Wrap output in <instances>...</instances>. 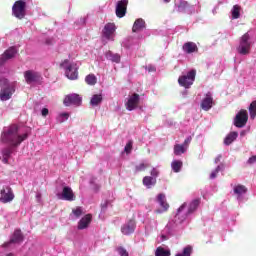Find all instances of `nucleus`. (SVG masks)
<instances>
[{
  "instance_id": "nucleus-1",
  "label": "nucleus",
  "mask_w": 256,
  "mask_h": 256,
  "mask_svg": "<svg viewBox=\"0 0 256 256\" xmlns=\"http://www.w3.org/2000/svg\"><path fill=\"white\" fill-rule=\"evenodd\" d=\"M27 139H29V134H21V127L17 124H11L7 128H4L0 136V141L4 145L9 146L2 149V163L9 165V159L13 154V147H19Z\"/></svg>"
},
{
  "instance_id": "nucleus-2",
  "label": "nucleus",
  "mask_w": 256,
  "mask_h": 256,
  "mask_svg": "<svg viewBox=\"0 0 256 256\" xmlns=\"http://www.w3.org/2000/svg\"><path fill=\"white\" fill-rule=\"evenodd\" d=\"M199 205H201V199L197 198V199L192 200L188 206L187 213L183 216V210L185 209V207H187V203L182 204L178 208V212L175 215V222L183 223V221H185V219H187V215H192V213H195V211H197Z\"/></svg>"
},
{
  "instance_id": "nucleus-3",
  "label": "nucleus",
  "mask_w": 256,
  "mask_h": 256,
  "mask_svg": "<svg viewBox=\"0 0 256 256\" xmlns=\"http://www.w3.org/2000/svg\"><path fill=\"white\" fill-rule=\"evenodd\" d=\"M61 67H64L65 69V75L67 79H70V81H75L79 78V66L77 63H70L69 60H64L61 64Z\"/></svg>"
},
{
  "instance_id": "nucleus-4",
  "label": "nucleus",
  "mask_w": 256,
  "mask_h": 256,
  "mask_svg": "<svg viewBox=\"0 0 256 256\" xmlns=\"http://www.w3.org/2000/svg\"><path fill=\"white\" fill-rule=\"evenodd\" d=\"M237 52L239 55H249L251 53V35H249V32H246L240 38Z\"/></svg>"
},
{
  "instance_id": "nucleus-5",
  "label": "nucleus",
  "mask_w": 256,
  "mask_h": 256,
  "mask_svg": "<svg viewBox=\"0 0 256 256\" xmlns=\"http://www.w3.org/2000/svg\"><path fill=\"white\" fill-rule=\"evenodd\" d=\"M27 3L25 0H17L12 6V15L16 19H25Z\"/></svg>"
},
{
  "instance_id": "nucleus-6",
  "label": "nucleus",
  "mask_w": 256,
  "mask_h": 256,
  "mask_svg": "<svg viewBox=\"0 0 256 256\" xmlns=\"http://www.w3.org/2000/svg\"><path fill=\"white\" fill-rule=\"evenodd\" d=\"M197 75L196 70H190L187 75H182L178 78V83L181 87H185V89H189L191 85L195 82V77Z\"/></svg>"
},
{
  "instance_id": "nucleus-7",
  "label": "nucleus",
  "mask_w": 256,
  "mask_h": 256,
  "mask_svg": "<svg viewBox=\"0 0 256 256\" xmlns=\"http://www.w3.org/2000/svg\"><path fill=\"white\" fill-rule=\"evenodd\" d=\"M248 121H249V113H247V110L241 109L234 118V125L238 129H243V127L247 125Z\"/></svg>"
},
{
  "instance_id": "nucleus-8",
  "label": "nucleus",
  "mask_w": 256,
  "mask_h": 256,
  "mask_svg": "<svg viewBox=\"0 0 256 256\" xmlns=\"http://www.w3.org/2000/svg\"><path fill=\"white\" fill-rule=\"evenodd\" d=\"M63 103L65 107H71V105L79 107L81 103H83V98H81L79 94L72 93L65 96Z\"/></svg>"
},
{
  "instance_id": "nucleus-9",
  "label": "nucleus",
  "mask_w": 256,
  "mask_h": 256,
  "mask_svg": "<svg viewBox=\"0 0 256 256\" xmlns=\"http://www.w3.org/2000/svg\"><path fill=\"white\" fill-rule=\"evenodd\" d=\"M139 103H141V96L137 93H133L132 95H129L125 107L127 111H135V109L139 107Z\"/></svg>"
},
{
  "instance_id": "nucleus-10",
  "label": "nucleus",
  "mask_w": 256,
  "mask_h": 256,
  "mask_svg": "<svg viewBox=\"0 0 256 256\" xmlns=\"http://www.w3.org/2000/svg\"><path fill=\"white\" fill-rule=\"evenodd\" d=\"M0 201L1 203H11L15 199V194L10 186H5L0 191Z\"/></svg>"
},
{
  "instance_id": "nucleus-11",
  "label": "nucleus",
  "mask_w": 256,
  "mask_h": 256,
  "mask_svg": "<svg viewBox=\"0 0 256 256\" xmlns=\"http://www.w3.org/2000/svg\"><path fill=\"white\" fill-rule=\"evenodd\" d=\"M24 79L27 85L39 83V81H41V74L39 72H35L34 70H27L24 72Z\"/></svg>"
},
{
  "instance_id": "nucleus-12",
  "label": "nucleus",
  "mask_w": 256,
  "mask_h": 256,
  "mask_svg": "<svg viewBox=\"0 0 256 256\" xmlns=\"http://www.w3.org/2000/svg\"><path fill=\"white\" fill-rule=\"evenodd\" d=\"M129 5V0H120L116 4V17L118 19H123L127 15V6Z\"/></svg>"
},
{
  "instance_id": "nucleus-13",
  "label": "nucleus",
  "mask_w": 256,
  "mask_h": 256,
  "mask_svg": "<svg viewBox=\"0 0 256 256\" xmlns=\"http://www.w3.org/2000/svg\"><path fill=\"white\" fill-rule=\"evenodd\" d=\"M213 105H215V101L213 100V94H211V92H207L205 94V97L202 99L200 107L201 109H203V111H209L213 108Z\"/></svg>"
},
{
  "instance_id": "nucleus-14",
  "label": "nucleus",
  "mask_w": 256,
  "mask_h": 256,
  "mask_svg": "<svg viewBox=\"0 0 256 256\" xmlns=\"http://www.w3.org/2000/svg\"><path fill=\"white\" fill-rule=\"evenodd\" d=\"M13 93H15V86L13 85L2 88L0 91L1 101H9L13 97Z\"/></svg>"
},
{
  "instance_id": "nucleus-15",
  "label": "nucleus",
  "mask_w": 256,
  "mask_h": 256,
  "mask_svg": "<svg viewBox=\"0 0 256 256\" xmlns=\"http://www.w3.org/2000/svg\"><path fill=\"white\" fill-rule=\"evenodd\" d=\"M137 225L135 224V220L131 219L127 223L123 224L121 227V233L123 235H131L135 233V228Z\"/></svg>"
},
{
  "instance_id": "nucleus-16",
  "label": "nucleus",
  "mask_w": 256,
  "mask_h": 256,
  "mask_svg": "<svg viewBox=\"0 0 256 256\" xmlns=\"http://www.w3.org/2000/svg\"><path fill=\"white\" fill-rule=\"evenodd\" d=\"M17 55V49L15 47H10L0 56V65H3L9 59H13Z\"/></svg>"
},
{
  "instance_id": "nucleus-17",
  "label": "nucleus",
  "mask_w": 256,
  "mask_h": 256,
  "mask_svg": "<svg viewBox=\"0 0 256 256\" xmlns=\"http://www.w3.org/2000/svg\"><path fill=\"white\" fill-rule=\"evenodd\" d=\"M91 221H93V215L91 214H86L84 217L80 219L78 222V229L80 231H83V229H87L89 225H91Z\"/></svg>"
},
{
  "instance_id": "nucleus-18",
  "label": "nucleus",
  "mask_w": 256,
  "mask_h": 256,
  "mask_svg": "<svg viewBox=\"0 0 256 256\" xmlns=\"http://www.w3.org/2000/svg\"><path fill=\"white\" fill-rule=\"evenodd\" d=\"M23 233H21V230H15L12 238L9 242H6L3 244V247H7L8 245H11V243H23Z\"/></svg>"
},
{
  "instance_id": "nucleus-19",
  "label": "nucleus",
  "mask_w": 256,
  "mask_h": 256,
  "mask_svg": "<svg viewBox=\"0 0 256 256\" xmlns=\"http://www.w3.org/2000/svg\"><path fill=\"white\" fill-rule=\"evenodd\" d=\"M62 199L64 201H75V193L69 186H65L62 190Z\"/></svg>"
},
{
  "instance_id": "nucleus-20",
  "label": "nucleus",
  "mask_w": 256,
  "mask_h": 256,
  "mask_svg": "<svg viewBox=\"0 0 256 256\" xmlns=\"http://www.w3.org/2000/svg\"><path fill=\"white\" fill-rule=\"evenodd\" d=\"M182 49L184 53H187L188 55H191V53H197L199 51V48L197 47V44L194 42H186L182 46Z\"/></svg>"
},
{
  "instance_id": "nucleus-21",
  "label": "nucleus",
  "mask_w": 256,
  "mask_h": 256,
  "mask_svg": "<svg viewBox=\"0 0 256 256\" xmlns=\"http://www.w3.org/2000/svg\"><path fill=\"white\" fill-rule=\"evenodd\" d=\"M144 29H145V20H143V18L136 19L132 27V32L139 33V31H143Z\"/></svg>"
},
{
  "instance_id": "nucleus-22",
  "label": "nucleus",
  "mask_w": 256,
  "mask_h": 256,
  "mask_svg": "<svg viewBox=\"0 0 256 256\" xmlns=\"http://www.w3.org/2000/svg\"><path fill=\"white\" fill-rule=\"evenodd\" d=\"M115 33V24L108 23L104 26L103 35L107 39H111V36Z\"/></svg>"
},
{
  "instance_id": "nucleus-23",
  "label": "nucleus",
  "mask_w": 256,
  "mask_h": 256,
  "mask_svg": "<svg viewBox=\"0 0 256 256\" xmlns=\"http://www.w3.org/2000/svg\"><path fill=\"white\" fill-rule=\"evenodd\" d=\"M157 184V178H154L153 176H145L143 178V185L147 187L148 189H151L153 185Z\"/></svg>"
},
{
  "instance_id": "nucleus-24",
  "label": "nucleus",
  "mask_w": 256,
  "mask_h": 256,
  "mask_svg": "<svg viewBox=\"0 0 256 256\" xmlns=\"http://www.w3.org/2000/svg\"><path fill=\"white\" fill-rule=\"evenodd\" d=\"M157 201L160 204V207H162L163 211L169 210V203L165 200V194H158Z\"/></svg>"
},
{
  "instance_id": "nucleus-25",
  "label": "nucleus",
  "mask_w": 256,
  "mask_h": 256,
  "mask_svg": "<svg viewBox=\"0 0 256 256\" xmlns=\"http://www.w3.org/2000/svg\"><path fill=\"white\" fill-rule=\"evenodd\" d=\"M171 167H172V171H174V173H179L181 171V169L183 168V161L174 160L171 163Z\"/></svg>"
},
{
  "instance_id": "nucleus-26",
  "label": "nucleus",
  "mask_w": 256,
  "mask_h": 256,
  "mask_svg": "<svg viewBox=\"0 0 256 256\" xmlns=\"http://www.w3.org/2000/svg\"><path fill=\"white\" fill-rule=\"evenodd\" d=\"M234 193L235 195H238V197H241V195H245V193H247V187H245V185L238 184L234 187Z\"/></svg>"
},
{
  "instance_id": "nucleus-27",
  "label": "nucleus",
  "mask_w": 256,
  "mask_h": 256,
  "mask_svg": "<svg viewBox=\"0 0 256 256\" xmlns=\"http://www.w3.org/2000/svg\"><path fill=\"white\" fill-rule=\"evenodd\" d=\"M106 57L112 63H121V56L119 54H114L113 52H108Z\"/></svg>"
},
{
  "instance_id": "nucleus-28",
  "label": "nucleus",
  "mask_w": 256,
  "mask_h": 256,
  "mask_svg": "<svg viewBox=\"0 0 256 256\" xmlns=\"http://www.w3.org/2000/svg\"><path fill=\"white\" fill-rule=\"evenodd\" d=\"M238 136H239V134L237 132H231L224 139V144L231 145V143H233V141H235V139H237Z\"/></svg>"
},
{
  "instance_id": "nucleus-29",
  "label": "nucleus",
  "mask_w": 256,
  "mask_h": 256,
  "mask_svg": "<svg viewBox=\"0 0 256 256\" xmlns=\"http://www.w3.org/2000/svg\"><path fill=\"white\" fill-rule=\"evenodd\" d=\"M187 152V148L183 144L174 145V155L179 156Z\"/></svg>"
},
{
  "instance_id": "nucleus-30",
  "label": "nucleus",
  "mask_w": 256,
  "mask_h": 256,
  "mask_svg": "<svg viewBox=\"0 0 256 256\" xmlns=\"http://www.w3.org/2000/svg\"><path fill=\"white\" fill-rule=\"evenodd\" d=\"M102 101H103V96L101 94H95L92 96L90 100V104L93 107H97V105H99V103H101Z\"/></svg>"
},
{
  "instance_id": "nucleus-31",
  "label": "nucleus",
  "mask_w": 256,
  "mask_h": 256,
  "mask_svg": "<svg viewBox=\"0 0 256 256\" xmlns=\"http://www.w3.org/2000/svg\"><path fill=\"white\" fill-rule=\"evenodd\" d=\"M155 256H171V250H165L163 247L156 248Z\"/></svg>"
},
{
  "instance_id": "nucleus-32",
  "label": "nucleus",
  "mask_w": 256,
  "mask_h": 256,
  "mask_svg": "<svg viewBox=\"0 0 256 256\" xmlns=\"http://www.w3.org/2000/svg\"><path fill=\"white\" fill-rule=\"evenodd\" d=\"M193 254V246L188 245L183 248L182 253H178L175 256H191Z\"/></svg>"
},
{
  "instance_id": "nucleus-33",
  "label": "nucleus",
  "mask_w": 256,
  "mask_h": 256,
  "mask_svg": "<svg viewBox=\"0 0 256 256\" xmlns=\"http://www.w3.org/2000/svg\"><path fill=\"white\" fill-rule=\"evenodd\" d=\"M85 82L87 85H96L97 84V76L95 74H89L85 78Z\"/></svg>"
},
{
  "instance_id": "nucleus-34",
  "label": "nucleus",
  "mask_w": 256,
  "mask_h": 256,
  "mask_svg": "<svg viewBox=\"0 0 256 256\" xmlns=\"http://www.w3.org/2000/svg\"><path fill=\"white\" fill-rule=\"evenodd\" d=\"M189 9V2L187 1H180L178 4V13H185Z\"/></svg>"
},
{
  "instance_id": "nucleus-35",
  "label": "nucleus",
  "mask_w": 256,
  "mask_h": 256,
  "mask_svg": "<svg viewBox=\"0 0 256 256\" xmlns=\"http://www.w3.org/2000/svg\"><path fill=\"white\" fill-rule=\"evenodd\" d=\"M241 6L239 5H234L232 9V19H239L241 17Z\"/></svg>"
},
{
  "instance_id": "nucleus-36",
  "label": "nucleus",
  "mask_w": 256,
  "mask_h": 256,
  "mask_svg": "<svg viewBox=\"0 0 256 256\" xmlns=\"http://www.w3.org/2000/svg\"><path fill=\"white\" fill-rule=\"evenodd\" d=\"M225 169V165L221 164L216 167L214 171L211 172L210 174V179H215L217 175L219 174V171H223Z\"/></svg>"
},
{
  "instance_id": "nucleus-37",
  "label": "nucleus",
  "mask_w": 256,
  "mask_h": 256,
  "mask_svg": "<svg viewBox=\"0 0 256 256\" xmlns=\"http://www.w3.org/2000/svg\"><path fill=\"white\" fill-rule=\"evenodd\" d=\"M249 113H250V117L252 119H255V117H256V100L251 102V104L249 106Z\"/></svg>"
},
{
  "instance_id": "nucleus-38",
  "label": "nucleus",
  "mask_w": 256,
  "mask_h": 256,
  "mask_svg": "<svg viewBox=\"0 0 256 256\" xmlns=\"http://www.w3.org/2000/svg\"><path fill=\"white\" fill-rule=\"evenodd\" d=\"M72 213L74 217L79 218L83 215V208L81 206H77L76 208L72 209Z\"/></svg>"
},
{
  "instance_id": "nucleus-39",
  "label": "nucleus",
  "mask_w": 256,
  "mask_h": 256,
  "mask_svg": "<svg viewBox=\"0 0 256 256\" xmlns=\"http://www.w3.org/2000/svg\"><path fill=\"white\" fill-rule=\"evenodd\" d=\"M133 150V141H129L127 144H126V146H125V148H124V151H125V153H131V151Z\"/></svg>"
},
{
  "instance_id": "nucleus-40",
  "label": "nucleus",
  "mask_w": 256,
  "mask_h": 256,
  "mask_svg": "<svg viewBox=\"0 0 256 256\" xmlns=\"http://www.w3.org/2000/svg\"><path fill=\"white\" fill-rule=\"evenodd\" d=\"M12 85H9V80L7 78H0V87H11Z\"/></svg>"
},
{
  "instance_id": "nucleus-41",
  "label": "nucleus",
  "mask_w": 256,
  "mask_h": 256,
  "mask_svg": "<svg viewBox=\"0 0 256 256\" xmlns=\"http://www.w3.org/2000/svg\"><path fill=\"white\" fill-rule=\"evenodd\" d=\"M117 252L120 256H129V252H127V250L123 247H118Z\"/></svg>"
},
{
  "instance_id": "nucleus-42",
  "label": "nucleus",
  "mask_w": 256,
  "mask_h": 256,
  "mask_svg": "<svg viewBox=\"0 0 256 256\" xmlns=\"http://www.w3.org/2000/svg\"><path fill=\"white\" fill-rule=\"evenodd\" d=\"M191 141H193V137L189 136L187 137L184 142H183V146L186 148V149H189V145L191 144Z\"/></svg>"
},
{
  "instance_id": "nucleus-43",
  "label": "nucleus",
  "mask_w": 256,
  "mask_h": 256,
  "mask_svg": "<svg viewBox=\"0 0 256 256\" xmlns=\"http://www.w3.org/2000/svg\"><path fill=\"white\" fill-rule=\"evenodd\" d=\"M145 169H147V165L145 163H141L136 166V171L138 172L145 171Z\"/></svg>"
},
{
  "instance_id": "nucleus-44",
  "label": "nucleus",
  "mask_w": 256,
  "mask_h": 256,
  "mask_svg": "<svg viewBox=\"0 0 256 256\" xmlns=\"http://www.w3.org/2000/svg\"><path fill=\"white\" fill-rule=\"evenodd\" d=\"M150 175L152 177H154V179H156V177H159V170H157L156 168H153L150 172Z\"/></svg>"
},
{
  "instance_id": "nucleus-45",
  "label": "nucleus",
  "mask_w": 256,
  "mask_h": 256,
  "mask_svg": "<svg viewBox=\"0 0 256 256\" xmlns=\"http://www.w3.org/2000/svg\"><path fill=\"white\" fill-rule=\"evenodd\" d=\"M249 165H253V163H256V155L250 157L247 161Z\"/></svg>"
},
{
  "instance_id": "nucleus-46",
  "label": "nucleus",
  "mask_w": 256,
  "mask_h": 256,
  "mask_svg": "<svg viewBox=\"0 0 256 256\" xmlns=\"http://www.w3.org/2000/svg\"><path fill=\"white\" fill-rule=\"evenodd\" d=\"M41 113L42 117H47L49 115V109L43 108Z\"/></svg>"
},
{
  "instance_id": "nucleus-47",
  "label": "nucleus",
  "mask_w": 256,
  "mask_h": 256,
  "mask_svg": "<svg viewBox=\"0 0 256 256\" xmlns=\"http://www.w3.org/2000/svg\"><path fill=\"white\" fill-rule=\"evenodd\" d=\"M221 158H222V156H221V155H218V156L215 158L214 162H215V163H219V162L221 161Z\"/></svg>"
},
{
  "instance_id": "nucleus-48",
  "label": "nucleus",
  "mask_w": 256,
  "mask_h": 256,
  "mask_svg": "<svg viewBox=\"0 0 256 256\" xmlns=\"http://www.w3.org/2000/svg\"><path fill=\"white\" fill-rule=\"evenodd\" d=\"M107 205H108L107 202H104L103 204H101L102 211H105V209H107Z\"/></svg>"
},
{
  "instance_id": "nucleus-49",
  "label": "nucleus",
  "mask_w": 256,
  "mask_h": 256,
  "mask_svg": "<svg viewBox=\"0 0 256 256\" xmlns=\"http://www.w3.org/2000/svg\"><path fill=\"white\" fill-rule=\"evenodd\" d=\"M60 117H64L65 119H69V114L68 113H62V114H60Z\"/></svg>"
},
{
  "instance_id": "nucleus-50",
  "label": "nucleus",
  "mask_w": 256,
  "mask_h": 256,
  "mask_svg": "<svg viewBox=\"0 0 256 256\" xmlns=\"http://www.w3.org/2000/svg\"><path fill=\"white\" fill-rule=\"evenodd\" d=\"M171 0H164V3H170Z\"/></svg>"
},
{
  "instance_id": "nucleus-51",
  "label": "nucleus",
  "mask_w": 256,
  "mask_h": 256,
  "mask_svg": "<svg viewBox=\"0 0 256 256\" xmlns=\"http://www.w3.org/2000/svg\"><path fill=\"white\" fill-rule=\"evenodd\" d=\"M156 213H161V210H156Z\"/></svg>"
}]
</instances>
